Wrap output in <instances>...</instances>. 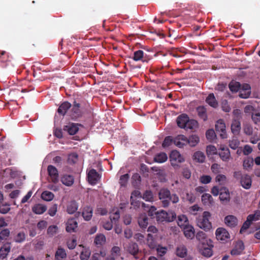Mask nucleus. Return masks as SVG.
<instances>
[{"label":"nucleus","mask_w":260,"mask_h":260,"mask_svg":"<svg viewBox=\"0 0 260 260\" xmlns=\"http://www.w3.org/2000/svg\"><path fill=\"white\" fill-rule=\"evenodd\" d=\"M158 198L161 202V206L166 208L169 206L170 202L176 204L179 201L178 196L175 194H171L168 188H161L158 192Z\"/></svg>","instance_id":"obj_1"},{"label":"nucleus","mask_w":260,"mask_h":260,"mask_svg":"<svg viewBox=\"0 0 260 260\" xmlns=\"http://www.w3.org/2000/svg\"><path fill=\"white\" fill-rule=\"evenodd\" d=\"M176 122L179 127L186 130H193L198 126L197 121L194 119H189L188 116L185 114L179 115L177 118Z\"/></svg>","instance_id":"obj_2"},{"label":"nucleus","mask_w":260,"mask_h":260,"mask_svg":"<svg viewBox=\"0 0 260 260\" xmlns=\"http://www.w3.org/2000/svg\"><path fill=\"white\" fill-rule=\"evenodd\" d=\"M211 214L208 211L203 212L202 216L199 217L197 220L198 226L206 231L210 230L212 228L211 223L209 221Z\"/></svg>","instance_id":"obj_3"},{"label":"nucleus","mask_w":260,"mask_h":260,"mask_svg":"<svg viewBox=\"0 0 260 260\" xmlns=\"http://www.w3.org/2000/svg\"><path fill=\"white\" fill-rule=\"evenodd\" d=\"M176 218V214L174 211H169L166 212L164 210H160L156 213V219L157 222H172Z\"/></svg>","instance_id":"obj_4"},{"label":"nucleus","mask_w":260,"mask_h":260,"mask_svg":"<svg viewBox=\"0 0 260 260\" xmlns=\"http://www.w3.org/2000/svg\"><path fill=\"white\" fill-rule=\"evenodd\" d=\"M169 157L171 164L174 169L179 168L180 167L179 164L185 161L183 156L177 150L172 151Z\"/></svg>","instance_id":"obj_5"},{"label":"nucleus","mask_w":260,"mask_h":260,"mask_svg":"<svg viewBox=\"0 0 260 260\" xmlns=\"http://www.w3.org/2000/svg\"><path fill=\"white\" fill-rule=\"evenodd\" d=\"M202 248L201 249V254L205 257H210L213 255V242L210 239L206 240V243L203 242Z\"/></svg>","instance_id":"obj_6"},{"label":"nucleus","mask_w":260,"mask_h":260,"mask_svg":"<svg viewBox=\"0 0 260 260\" xmlns=\"http://www.w3.org/2000/svg\"><path fill=\"white\" fill-rule=\"evenodd\" d=\"M225 127V124L223 120L220 119L216 121L215 124V130L216 133L219 134L220 137L222 139L227 138Z\"/></svg>","instance_id":"obj_7"},{"label":"nucleus","mask_w":260,"mask_h":260,"mask_svg":"<svg viewBox=\"0 0 260 260\" xmlns=\"http://www.w3.org/2000/svg\"><path fill=\"white\" fill-rule=\"evenodd\" d=\"M48 175L52 182L56 183L59 181V174L57 169L52 165H49L47 167Z\"/></svg>","instance_id":"obj_8"},{"label":"nucleus","mask_w":260,"mask_h":260,"mask_svg":"<svg viewBox=\"0 0 260 260\" xmlns=\"http://www.w3.org/2000/svg\"><path fill=\"white\" fill-rule=\"evenodd\" d=\"M215 234L217 239L223 242L227 241L230 239V234L224 228H218L216 231Z\"/></svg>","instance_id":"obj_9"},{"label":"nucleus","mask_w":260,"mask_h":260,"mask_svg":"<svg viewBox=\"0 0 260 260\" xmlns=\"http://www.w3.org/2000/svg\"><path fill=\"white\" fill-rule=\"evenodd\" d=\"M245 249L244 243L241 240L236 242L233 249L231 251V254L232 255H239L242 254Z\"/></svg>","instance_id":"obj_10"},{"label":"nucleus","mask_w":260,"mask_h":260,"mask_svg":"<svg viewBox=\"0 0 260 260\" xmlns=\"http://www.w3.org/2000/svg\"><path fill=\"white\" fill-rule=\"evenodd\" d=\"M126 251L133 255L136 259L139 258L137 254L139 252L138 245L134 242L129 243L126 247Z\"/></svg>","instance_id":"obj_11"},{"label":"nucleus","mask_w":260,"mask_h":260,"mask_svg":"<svg viewBox=\"0 0 260 260\" xmlns=\"http://www.w3.org/2000/svg\"><path fill=\"white\" fill-rule=\"evenodd\" d=\"M80 105L79 103H77L76 101H74L72 108L71 111V117L72 119H75L81 115V111L80 109Z\"/></svg>","instance_id":"obj_12"},{"label":"nucleus","mask_w":260,"mask_h":260,"mask_svg":"<svg viewBox=\"0 0 260 260\" xmlns=\"http://www.w3.org/2000/svg\"><path fill=\"white\" fill-rule=\"evenodd\" d=\"M87 180L91 185H95L98 181V172L94 169L90 170L87 173Z\"/></svg>","instance_id":"obj_13"},{"label":"nucleus","mask_w":260,"mask_h":260,"mask_svg":"<svg viewBox=\"0 0 260 260\" xmlns=\"http://www.w3.org/2000/svg\"><path fill=\"white\" fill-rule=\"evenodd\" d=\"M219 199L220 201L224 204H226L230 202V193L229 190L226 188L224 187L220 189Z\"/></svg>","instance_id":"obj_14"},{"label":"nucleus","mask_w":260,"mask_h":260,"mask_svg":"<svg viewBox=\"0 0 260 260\" xmlns=\"http://www.w3.org/2000/svg\"><path fill=\"white\" fill-rule=\"evenodd\" d=\"M11 248V243L7 242L0 248V258L4 259L7 257Z\"/></svg>","instance_id":"obj_15"},{"label":"nucleus","mask_w":260,"mask_h":260,"mask_svg":"<svg viewBox=\"0 0 260 260\" xmlns=\"http://www.w3.org/2000/svg\"><path fill=\"white\" fill-rule=\"evenodd\" d=\"M231 131L232 133L235 135L237 136L239 134L241 127V122L239 119H234L231 124Z\"/></svg>","instance_id":"obj_16"},{"label":"nucleus","mask_w":260,"mask_h":260,"mask_svg":"<svg viewBox=\"0 0 260 260\" xmlns=\"http://www.w3.org/2000/svg\"><path fill=\"white\" fill-rule=\"evenodd\" d=\"M186 137L182 135H178L173 139L174 144L179 148L186 145Z\"/></svg>","instance_id":"obj_17"},{"label":"nucleus","mask_w":260,"mask_h":260,"mask_svg":"<svg viewBox=\"0 0 260 260\" xmlns=\"http://www.w3.org/2000/svg\"><path fill=\"white\" fill-rule=\"evenodd\" d=\"M242 186L245 189H249L251 186V178L248 175H243L240 180Z\"/></svg>","instance_id":"obj_18"},{"label":"nucleus","mask_w":260,"mask_h":260,"mask_svg":"<svg viewBox=\"0 0 260 260\" xmlns=\"http://www.w3.org/2000/svg\"><path fill=\"white\" fill-rule=\"evenodd\" d=\"M220 158L224 161H228L231 157L230 150L227 147H221L219 152Z\"/></svg>","instance_id":"obj_19"},{"label":"nucleus","mask_w":260,"mask_h":260,"mask_svg":"<svg viewBox=\"0 0 260 260\" xmlns=\"http://www.w3.org/2000/svg\"><path fill=\"white\" fill-rule=\"evenodd\" d=\"M224 222L229 227L233 228L238 224V219L234 215H228L224 218Z\"/></svg>","instance_id":"obj_20"},{"label":"nucleus","mask_w":260,"mask_h":260,"mask_svg":"<svg viewBox=\"0 0 260 260\" xmlns=\"http://www.w3.org/2000/svg\"><path fill=\"white\" fill-rule=\"evenodd\" d=\"M63 184L67 186H71L74 183V177L71 175H63L60 179Z\"/></svg>","instance_id":"obj_21"},{"label":"nucleus","mask_w":260,"mask_h":260,"mask_svg":"<svg viewBox=\"0 0 260 260\" xmlns=\"http://www.w3.org/2000/svg\"><path fill=\"white\" fill-rule=\"evenodd\" d=\"M184 234L185 237L188 239H193L195 236L194 229L193 227L191 225H188L183 228Z\"/></svg>","instance_id":"obj_22"},{"label":"nucleus","mask_w":260,"mask_h":260,"mask_svg":"<svg viewBox=\"0 0 260 260\" xmlns=\"http://www.w3.org/2000/svg\"><path fill=\"white\" fill-rule=\"evenodd\" d=\"M79 128L78 125L75 123H69L67 125H65L63 130L67 131L70 135H74L78 131Z\"/></svg>","instance_id":"obj_23"},{"label":"nucleus","mask_w":260,"mask_h":260,"mask_svg":"<svg viewBox=\"0 0 260 260\" xmlns=\"http://www.w3.org/2000/svg\"><path fill=\"white\" fill-rule=\"evenodd\" d=\"M66 250L61 246H58L55 253L56 260H63L67 257Z\"/></svg>","instance_id":"obj_24"},{"label":"nucleus","mask_w":260,"mask_h":260,"mask_svg":"<svg viewBox=\"0 0 260 260\" xmlns=\"http://www.w3.org/2000/svg\"><path fill=\"white\" fill-rule=\"evenodd\" d=\"M47 210V206L42 204H35L32 207V211L36 214H42Z\"/></svg>","instance_id":"obj_25"},{"label":"nucleus","mask_w":260,"mask_h":260,"mask_svg":"<svg viewBox=\"0 0 260 260\" xmlns=\"http://www.w3.org/2000/svg\"><path fill=\"white\" fill-rule=\"evenodd\" d=\"M66 226V231L69 233L74 232L75 230L77 228V222L74 219H70L68 220Z\"/></svg>","instance_id":"obj_26"},{"label":"nucleus","mask_w":260,"mask_h":260,"mask_svg":"<svg viewBox=\"0 0 260 260\" xmlns=\"http://www.w3.org/2000/svg\"><path fill=\"white\" fill-rule=\"evenodd\" d=\"M177 223L178 225L182 229L189 224L187 216L183 214L180 215L178 216Z\"/></svg>","instance_id":"obj_27"},{"label":"nucleus","mask_w":260,"mask_h":260,"mask_svg":"<svg viewBox=\"0 0 260 260\" xmlns=\"http://www.w3.org/2000/svg\"><path fill=\"white\" fill-rule=\"evenodd\" d=\"M148 218L146 214H141L138 219V222L142 229H145L148 224Z\"/></svg>","instance_id":"obj_28"},{"label":"nucleus","mask_w":260,"mask_h":260,"mask_svg":"<svg viewBox=\"0 0 260 260\" xmlns=\"http://www.w3.org/2000/svg\"><path fill=\"white\" fill-rule=\"evenodd\" d=\"M78 205L75 201H72L68 203L67 207V212L70 214H74L77 210Z\"/></svg>","instance_id":"obj_29"},{"label":"nucleus","mask_w":260,"mask_h":260,"mask_svg":"<svg viewBox=\"0 0 260 260\" xmlns=\"http://www.w3.org/2000/svg\"><path fill=\"white\" fill-rule=\"evenodd\" d=\"M71 107V104L69 102H64L59 106L57 109V112L59 114L64 115Z\"/></svg>","instance_id":"obj_30"},{"label":"nucleus","mask_w":260,"mask_h":260,"mask_svg":"<svg viewBox=\"0 0 260 260\" xmlns=\"http://www.w3.org/2000/svg\"><path fill=\"white\" fill-rule=\"evenodd\" d=\"M206 102L213 108H216L218 106V102L213 93H210L206 99Z\"/></svg>","instance_id":"obj_31"},{"label":"nucleus","mask_w":260,"mask_h":260,"mask_svg":"<svg viewBox=\"0 0 260 260\" xmlns=\"http://www.w3.org/2000/svg\"><path fill=\"white\" fill-rule=\"evenodd\" d=\"M205 157L204 153L200 151L195 152L192 156L193 159L199 163L204 162L205 160Z\"/></svg>","instance_id":"obj_32"},{"label":"nucleus","mask_w":260,"mask_h":260,"mask_svg":"<svg viewBox=\"0 0 260 260\" xmlns=\"http://www.w3.org/2000/svg\"><path fill=\"white\" fill-rule=\"evenodd\" d=\"M200 139L196 135L190 136L188 138L186 137V144H189L191 147H194L199 142Z\"/></svg>","instance_id":"obj_33"},{"label":"nucleus","mask_w":260,"mask_h":260,"mask_svg":"<svg viewBox=\"0 0 260 260\" xmlns=\"http://www.w3.org/2000/svg\"><path fill=\"white\" fill-rule=\"evenodd\" d=\"M197 111L199 116L204 121L207 120L208 116L207 114L206 109L204 106H199L197 108Z\"/></svg>","instance_id":"obj_34"},{"label":"nucleus","mask_w":260,"mask_h":260,"mask_svg":"<svg viewBox=\"0 0 260 260\" xmlns=\"http://www.w3.org/2000/svg\"><path fill=\"white\" fill-rule=\"evenodd\" d=\"M92 215V210L90 207H86L82 211V216L84 219L86 220H89Z\"/></svg>","instance_id":"obj_35"},{"label":"nucleus","mask_w":260,"mask_h":260,"mask_svg":"<svg viewBox=\"0 0 260 260\" xmlns=\"http://www.w3.org/2000/svg\"><path fill=\"white\" fill-rule=\"evenodd\" d=\"M187 253V250L184 245H180L176 249V255L180 257H185Z\"/></svg>","instance_id":"obj_36"},{"label":"nucleus","mask_w":260,"mask_h":260,"mask_svg":"<svg viewBox=\"0 0 260 260\" xmlns=\"http://www.w3.org/2000/svg\"><path fill=\"white\" fill-rule=\"evenodd\" d=\"M229 87L232 92H236L239 91L241 85L239 82L233 80L229 83Z\"/></svg>","instance_id":"obj_37"},{"label":"nucleus","mask_w":260,"mask_h":260,"mask_svg":"<svg viewBox=\"0 0 260 260\" xmlns=\"http://www.w3.org/2000/svg\"><path fill=\"white\" fill-rule=\"evenodd\" d=\"M168 159L167 155L165 152H161L155 155L154 160L158 163L165 162Z\"/></svg>","instance_id":"obj_38"},{"label":"nucleus","mask_w":260,"mask_h":260,"mask_svg":"<svg viewBox=\"0 0 260 260\" xmlns=\"http://www.w3.org/2000/svg\"><path fill=\"white\" fill-rule=\"evenodd\" d=\"M79 246L82 247L83 248L80 255L81 260H88L90 255L89 250L85 248L82 245H80Z\"/></svg>","instance_id":"obj_39"},{"label":"nucleus","mask_w":260,"mask_h":260,"mask_svg":"<svg viewBox=\"0 0 260 260\" xmlns=\"http://www.w3.org/2000/svg\"><path fill=\"white\" fill-rule=\"evenodd\" d=\"M54 197V194L49 191H44L41 194L42 199L46 201H50L52 200Z\"/></svg>","instance_id":"obj_40"},{"label":"nucleus","mask_w":260,"mask_h":260,"mask_svg":"<svg viewBox=\"0 0 260 260\" xmlns=\"http://www.w3.org/2000/svg\"><path fill=\"white\" fill-rule=\"evenodd\" d=\"M129 178V175L126 173L124 175H121L120 177L119 183L121 187H125L127 185L128 180Z\"/></svg>","instance_id":"obj_41"},{"label":"nucleus","mask_w":260,"mask_h":260,"mask_svg":"<svg viewBox=\"0 0 260 260\" xmlns=\"http://www.w3.org/2000/svg\"><path fill=\"white\" fill-rule=\"evenodd\" d=\"M120 218V212L117 210L114 213H111L110 215V220L115 224L117 223Z\"/></svg>","instance_id":"obj_42"},{"label":"nucleus","mask_w":260,"mask_h":260,"mask_svg":"<svg viewBox=\"0 0 260 260\" xmlns=\"http://www.w3.org/2000/svg\"><path fill=\"white\" fill-rule=\"evenodd\" d=\"M144 52L141 50H139L136 51L134 53V56L133 57V59L135 61H142V58L144 54Z\"/></svg>","instance_id":"obj_43"},{"label":"nucleus","mask_w":260,"mask_h":260,"mask_svg":"<svg viewBox=\"0 0 260 260\" xmlns=\"http://www.w3.org/2000/svg\"><path fill=\"white\" fill-rule=\"evenodd\" d=\"M57 226L55 225H52L49 226L48 228L47 233L49 236L53 237L54 235H55L57 233Z\"/></svg>","instance_id":"obj_44"},{"label":"nucleus","mask_w":260,"mask_h":260,"mask_svg":"<svg viewBox=\"0 0 260 260\" xmlns=\"http://www.w3.org/2000/svg\"><path fill=\"white\" fill-rule=\"evenodd\" d=\"M26 235L23 232L18 233L15 238V241L17 243H22L25 240Z\"/></svg>","instance_id":"obj_45"},{"label":"nucleus","mask_w":260,"mask_h":260,"mask_svg":"<svg viewBox=\"0 0 260 260\" xmlns=\"http://www.w3.org/2000/svg\"><path fill=\"white\" fill-rule=\"evenodd\" d=\"M250 218H251V217H249V218L247 217L246 220L243 223V224L240 229V233H242L243 232H244L245 231H246L247 229H248L249 228V226H250L251 222H252V221H251L252 218L251 219Z\"/></svg>","instance_id":"obj_46"},{"label":"nucleus","mask_w":260,"mask_h":260,"mask_svg":"<svg viewBox=\"0 0 260 260\" xmlns=\"http://www.w3.org/2000/svg\"><path fill=\"white\" fill-rule=\"evenodd\" d=\"M78 158V155L76 153H72L69 155L68 161L70 164H75Z\"/></svg>","instance_id":"obj_47"},{"label":"nucleus","mask_w":260,"mask_h":260,"mask_svg":"<svg viewBox=\"0 0 260 260\" xmlns=\"http://www.w3.org/2000/svg\"><path fill=\"white\" fill-rule=\"evenodd\" d=\"M10 206V204L7 203L0 204V213L2 214L8 213L11 209Z\"/></svg>","instance_id":"obj_48"},{"label":"nucleus","mask_w":260,"mask_h":260,"mask_svg":"<svg viewBox=\"0 0 260 260\" xmlns=\"http://www.w3.org/2000/svg\"><path fill=\"white\" fill-rule=\"evenodd\" d=\"M196 237L198 240L201 242L202 243L203 242L206 243V240H207L206 239V235L204 232L202 231L198 232L196 234Z\"/></svg>","instance_id":"obj_49"},{"label":"nucleus","mask_w":260,"mask_h":260,"mask_svg":"<svg viewBox=\"0 0 260 260\" xmlns=\"http://www.w3.org/2000/svg\"><path fill=\"white\" fill-rule=\"evenodd\" d=\"M206 153L208 155H212L217 153L216 148L213 145H209L206 148Z\"/></svg>","instance_id":"obj_50"},{"label":"nucleus","mask_w":260,"mask_h":260,"mask_svg":"<svg viewBox=\"0 0 260 260\" xmlns=\"http://www.w3.org/2000/svg\"><path fill=\"white\" fill-rule=\"evenodd\" d=\"M206 136L207 139L208 140L212 141L215 139L216 137L215 132L212 129H209L206 132Z\"/></svg>","instance_id":"obj_51"},{"label":"nucleus","mask_w":260,"mask_h":260,"mask_svg":"<svg viewBox=\"0 0 260 260\" xmlns=\"http://www.w3.org/2000/svg\"><path fill=\"white\" fill-rule=\"evenodd\" d=\"M240 145L239 141L237 139H233L231 141L229 142V146L230 147L234 150L238 148Z\"/></svg>","instance_id":"obj_52"},{"label":"nucleus","mask_w":260,"mask_h":260,"mask_svg":"<svg viewBox=\"0 0 260 260\" xmlns=\"http://www.w3.org/2000/svg\"><path fill=\"white\" fill-rule=\"evenodd\" d=\"M153 198V193L150 190H146L143 194V198L146 201H151Z\"/></svg>","instance_id":"obj_53"},{"label":"nucleus","mask_w":260,"mask_h":260,"mask_svg":"<svg viewBox=\"0 0 260 260\" xmlns=\"http://www.w3.org/2000/svg\"><path fill=\"white\" fill-rule=\"evenodd\" d=\"M173 142V140L172 139L171 136L166 137L162 144V146L164 148L168 147L170 146Z\"/></svg>","instance_id":"obj_54"},{"label":"nucleus","mask_w":260,"mask_h":260,"mask_svg":"<svg viewBox=\"0 0 260 260\" xmlns=\"http://www.w3.org/2000/svg\"><path fill=\"white\" fill-rule=\"evenodd\" d=\"M10 230L8 229H5L0 232V241L7 239L10 236Z\"/></svg>","instance_id":"obj_55"},{"label":"nucleus","mask_w":260,"mask_h":260,"mask_svg":"<svg viewBox=\"0 0 260 260\" xmlns=\"http://www.w3.org/2000/svg\"><path fill=\"white\" fill-rule=\"evenodd\" d=\"M221 109L225 112H229L231 111V108L227 100H224L222 101Z\"/></svg>","instance_id":"obj_56"},{"label":"nucleus","mask_w":260,"mask_h":260,"mask_svg":"<svg viewBox=\"0 0 260 260\" xmlns=\"http://www.w3.org/2000/svg\"><path fill=\"white\" fill-rule=\"evenodd\" d=\"M251 217V221H256L260 219V210H257L254 211V214H250L247 216V218Z\"/></svg>","instance_id":"obj_57"},{"label":"nucleus","mask_w":260,"mask_h":260,"mask_svg":"<svg viewBox=\"0 0 260 260\" xmlns=\"http://www.w3.org/2000/svg\"><path fill=\"white\" fill-rule=\"evenodd\" d=\"M226 177L224 175L219 174L217 175L215 178L216 182H218L219 184H224L226 181Z\"/></svg>","instance_id":"obj_58"},{"label":"nucleus","mask_w":260,"mask_h":260,"mask_svg":"<svg viewBox=\"0 0 260 260\" xmlns=\"http://www.w3.org/2000/svg\"><path fill=\"white\" fill-rule=\"evenodd\" d=\"M147 241L149 246L151 248H153L155 246V240L153 236L150 233L148 234Z\"/></svg>","instance_id":"obj_59"},{"label":"nucleus","mask_w":260,"mask_h":260,"mask_svg":"<svg viewBox=\"0 0 260 260\" xmlns=\"http://www.w3.org/2000/svg\"><path fill=\"white\" fill-rule=\"evenodd\" d=\"M253 160L252 158L245 159L243 162V167L246 169L250 168L253 166Z\"/></svg>","instance_id":"obj_60"},{"label":"nucleus","mask_w":260,"mask_h":260,"mask_svg":"<svg viewBox=\"0 0 260 260\" xmlns=\"http://www.w3.org/2000/svg\"><path fill=\"white\" fill-rule=\"evenodd\" d=\"M211 177L209 175H203L200 177V180L203 184H208L211 181Z\"/></svg>","instance_id":"obj_61"},{"label":"nucleus","mask_w":260,"mask_h":260,"mask_svg":"<svg viewBox=\"0 0 260 260\" xmlns=\"http://www.w3.org/2000/svg\"><path fill=\"white\" fill-rule=\"evenodd\" d=\"M158 212V211H156V208L154 206H151L148 212V214L149 216L152 218H156V213Z\"/></svg>","instance_id":"obj_62"},{"label":"nucleus","mask_w":260,"mask_h":260,"mask_svg":"<svg viewBox=\"0 0 260 260\" xmlns=\"http://www.w3.org/2000/svg\"><path fill=\"white\" fill-rule=\"evenodd\" d=\"M76 240L73 239L71 240H69L67 242V245L69 249H74L77 245Z\"/></svg>","instance_id":"obj_63"},{"label":"nucleus","mask_w":260,"mask_h":260,"mask_svg":"<svg viewBox=\"0 0 260 260\" xmlns=\"http://www.w3.org/2000/svg\"><path fill=\"white\" fill-rule=\"evenodd\" d=\"M57 211V204H54L48 210V214L51 216H54Z\"/></svg>","instance_id":"obj_64"}]
</instances>
